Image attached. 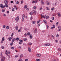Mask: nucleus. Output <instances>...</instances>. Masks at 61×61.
Segmentation results:
<instances>
[{
  "label": "nucleus",
  "instance_id": "obj_1",
  "mask_svg": "<svg viewBox=\"0 0 61 61\" xmlns=\"http://www.w3.org/2000/svg\"><path fill=\"white\" fill-rule=\"evenodd\" d=\"M24 19H25V15L23 14L22 17V21H24Z\"/></svg>",
  "mask_w": 61,
  "mask_h": 61
},
{
  "label": "nucleus",
  "instance_id": "obj_2",
  "mask_svg": "<svg viewBox=\"0 0 61 61\" xmlns=\"http://www.w3.org/2000/svg\"><path fill=\"white\" fill-rule=\"evenodd\" d=\"M10 52H8V51L7 50L6 51L5 54L6 55H7L8 54H10Z\"/></svg>",
  "mask_w": 61,
  "mask_h": 61
},
{
  "label": "nucleus",
  "instance_id": "obj_3",
  "mask_svg": "<svg viewBox=\"0 0 61 61\" xmlns=\"http://www.w3.org/2000/svg\"><path fill=\"white\" fill-rule=\"evenodd\" d=\"M14 8L16 10H17L18 9V8L17 7H16V5H15L14 6Z\"/></svg>",
  "mask_w": 61,
  "mask_h": 61
},
{
  "label": "nucleus",
  "instance_id": "obj_4",
  "mask_svg": "<svg viewBox=\"0 0 61 61\" xmlns=\"http://www.w3.org/2000/svg\"><path fill=\"white\" fill-rule=\"evenodd\" d=\"M13 38V37H9V38H8V39L9 40V41H11V40L12 39V38Z\"/></svg>",
  "mask_w": 61,
  "mask_h": 61
},
{
  "label": "nucleus",
  "instance_id": "obj_5",
  "mask_svg": "<svg viewBox=\"0 0 61 61\" xmlns=\"http://www.w3.org/2000/svg\"><path fill=\"white\" fill-rule=\"evenodd\" d=\"M4 3L5 4H8V0H6L4 1Z\"/></svg>",
  "mask_w": 61,
  "mask_h": 61
},
{
  "label": "nucleus",
  "instance_id": "obj_6",
  "mask_svg": "<svg viewBox=\"0 0 61 61\" xmlns=\"http://www.w3.org/2000/svg\"><path fill=\"white\" fill-rule=\"evenodd\" d=\"M28 51L29 52H30L31 51V48L30 47H28Z\"/></svg>",
  "mask_w": 61,
  "mask_h": 61
},
{
  "label": "nucleus",
  "instance_id": "obj_7",
  "mask_svg": "<svg viewBox=\"0 0 61 61\" xmlns=\"http://www.w3.org/2000/svg\"><path fill=\"white\" fill-rule=\"evenodd\" d=\"M19 16H18L15 19V20H19Z\"/></svg>",
  "mask_w": 61,
  "mask_h": 61
},
{
  "label": "nucleus",
  "instance_id": "obj_8",
  "mask_svg": "<svg viewBox=\"0 0 61 61\" xmlns=\"http://www.w3.org/2000/svg\"><path fill=\"white\" fill-rule=\"evenodd\" d=\"M12 40H13L12 41V43H14V41H15V40H16V39L14 38Z\"/></svg>",
  "mask_w": 61,
  "mask_h": 61
},
{
  "label": "nucleus",
  "instance_id": "obj_9",
  "mask_svg": "<svg viewBox=\"0 0 61 61\" xmlns=\"http://www.w3.org/2000/svg\"><path fill=\"white\" fill-rule=\"evenodd\" d=\"M43 21L44 23H45V24H47V22H46V20H44Z\"/></svg>",
  "mask_w": 61,
  "mask_h": 61
},
{
  "label": "nucleus",
  "instance_id": "obj_10",
  "mask_svg": "<svg viewBox=\"0 0 61 61\" xmlns=\"http://www.w3.org/2000/svg\"><path fill=\"white\" fill-rule=\"evenodd\" d=\"M33 37V36L31 34H30V39H32Z\"/></svg>",
  "mask_w": 61,
  "mask_h": 61
},
{
  "label": "nucleus",
  "instance_id": "obj_11",
  "mask_svg": "<svg viewBox=\"0 0 61 61\" xmlns=\"http://www.w3.org/2000/svg\"><path fill=\"white\" fill-rule=\"evenodd\" d=\"M17 27H18V26L17 25H16V27H15V29L16 30H18V28Z\"/></svg>",
  "mask_w": 61,
  "mask_h": 61
},
{
  "label": "nucleus",
  "instance_id": "obj_12",
  "mask_svg": "<svg viewBox=\"0 0 61 61\" xmlns=\"http://www.w3.org/2000/svg\"><path fill=\"white\" fill-rule=\"evenodd\" d=\"M46 3L47 4V5H50V3L48 1H46Z\"/></svg>",
  "mask_w": 61,
  "mask_h": 61
},
{
  "label": "nucleus",
  "instance_id": "obj_13",
  "mask_svg": "<svg viewBox=\"0 0 61 61\" xmlns=\"http://www.w3.org/2000/svg\"><path fill=\"white\" fill-rule=\"evenodd\" d=\"M36 56L38 57H40L41 56V55L40 54H37L36 55Z\"/></svg>",
  "mask_w": 61,
  "mask_h": 61
},
{
  "label": "nucleus",
  "instance_id": "obj_14",
  "mask_svg": "<svg viewBox=\"0 0 61 61\" xmlns=\"http://www.w3.org/2000/svg\"><path fill=\"white\" fill-rule=\"evenodd\" d=\"M41 4H42V5H44V2H43V0H41Z\"/></svg>",
  "mask_w": 61,
  "mask_h": 61
},
{
  "label": "nucleus",
  "instance_id": "obj_15",
  "mask_svg": "<svg viewBox=\"0 0 61 61\" xmlns=\"http://www.w3.org/2000/svg\"><path fill=\"white\" fill-rule=\"evenodd\" d=\"M33 14L34 12H31L30 13V15H33Z\"/></svg>",
  "mask_w": 61,
  "mask_h": 61
},
{
  "label": "nucleus",
  "instance_id": "obj_16",
  "mask_svg": "<svg viewBox=\"0 0 61 61\" xmlns=\"http://www.w3.org/2000/svg\"><path fill=\"white\" fill-rule=\"evenodd\" d=\"M23 54H21L20 55V58H22V57H23Z\"/></svg>",
  "mask_w": 61,
  "mask_h": 61
},
{
  "label": "nucleus",
  "instance_id": "obj_17",
  "mask_svg": "<svg viewBox=\"0 0 61 61\" xmlns=\"http://www.w3.org/2000/svg\"><path fill=\"white\" fill-rule=\"evenodd\" d=\"M32 3H37V2L36 1H35L34 0H33L32 1Z\"/></svg>",
  "mask_w": 61,
  "mask_h": 61
},
{
  "label": "nucleus",
  "instance_id": "obj_18",
  "mask_svg": "<svg viewBox=\"0 0 61 61\" xmlns=\"http://www.w3.org/2000/svg\"><path fill=\"white\" fill-rule=\"evenodd\" d=\"M44 46H50V44H45L44 45Z\"/></svg>",
  "mask_w": 61,
  "mask_h": 61
},
{
  "label": "nucleus",
  "instance_id": "obj_19",
  "mask_svg": "<svg viewBox=\"0 0 61 61\" xmlns=\"http://www.w3.org/2000/svg\"><path fill=\"white\" fill-rule=\"evenodd\" d=\"M57 15L59 16H61V15H60V13H57Z\"/></svg>",
  "mask_w": 61,
  "mask_h": 61
},
{
  "label": "nucleus",
  "instance_id": "obj_20",
  "mask_svg": "<svg viewBox=\"0 0 61 61\" xmlns=\"http://www.w3.org/2000/svg\"><path fill=\"white\" fill-rule=\"evenodd\" d=\"M2 40L3 41H4L5 40V38L4 37H3L2 38Z\"/></svg>",
  "mask_w": 61,
  "mask_h": 61
},
{
  "label": "nucleus",
  "instance_id": "obj_21",
  "mask_svg": "<svg viewBox=\"0 0 61 61\" xmlns=\"http://www.w3.org/2000/svg\"><path fill=\"white\" fill-rule=\"evenodd\" d=\"M3 4H1L0 5V7H1V8L3 7Z\"/></svg>",
  "mask_w": 61,
  "mask_h": 61
},
{
  "label": "nucleus",
  "instance_id": "obj_22",
  "mask_svg": "<svg viewBox=\"0 0 61 61\" xmlns=\"http://www.w3.org/2000/svg\"><path fill=\"white\" fill-rule=\"evenodd\" d=\"M41 18H44V15H41Z\"/></svg>",
  "mask_w": 61,
  "mask_h": 61
},
{
  "label": "nucleus",
  "instance_id": "obj_23",
  "mask_svg": "<svg viewBox=\"0 0 61 61\" xmlns=\"http://www.w3.org/2000/svg\"><path fill=\"white\" fill-rule=\"evenodd\" d=\"M46 8L47 10H50V9H49V8L48 7H46Z\"/></svg>",
  "mask_w": 61,
  "mask_h": 61
},
{
  "label": "nucleus",
  "instance_id": "obj_24",
  "mask_svg": "<svg viewBox=\"0 0 61 61\" xmlns=\"http://www.w3.org/2000/svg\"><path fill=\"white\" fill-rule=\"evenodd\" d=\"M5 7H7L8 6V5L6 4H5Z\"/></svg>",
  "mask_w": 61,
  "mask_h": 61
},
{
  "label": "nucleus",
  "instance_id": "obj_25",
  "mask_svg": "<svg viewBox=\"0 0 61 61\" xmlns=\"http://www.w3.org/2000/svg\"><path fill=\"white\" fill-rule=\"evenodd\" d=\"M16 40H17V41H18V40H19V38H16Z\"/></svg>",
  "mask_w": 61,
  "mask_h": 61
},
{
  "label": "nucleus",
  "instance_id": "obj_26",
  "mask_svg": "<svg viewBox=\"0 0 61 61\" xmlns=\"http://www.w3.org/2000/svg\"><path fill=\"white\" fill-rule=\"evenodd\" d=\"M54 9H55V8L54 7L52 8L51 9V10H52V11H53V10H54Z\"/></svg>",
  "mask_w": 61,
  "mask_h": 61
},
{
  "label": "nucleus",
  "instance_id": "obj_27",
  "mask_svg": "<svg viewBox=\"0 0 61 61\" xmlns=\"http://www.w3.org/2000/svg\"><path fill=\"white\" fill-rule=\"evenodd\" d=\"M1 48H2V49H4V48H5V47H4V46H1Z\"/></svg>",
  "mask_w": 61,
  "mask_h": 61
},
{
  "label": "nucleus",
  "instance_id": "obj_28",
  "mask_svg": "<svg viewBox=\"0 0 61 61\" xmlns=\"http://www.w3.org/2000/svg\"><path fill=\"white\" fill-rule=\"evenodd\" d=\"M33 11L34 12V13H35V14H36V10H34Z\"/></svg>",
  "mask_w": 61,
  "mask_h": 61
},
{
  "label": "nucleus",
  "instance_id": "obj_29",
  "mask_svg": "<svg viewBox=\"0 0 61 61\" xmlns=\"http://www.w3.org/2000/svg\"><path fill=\"white\" fill-rule=\"evenodd\" d=\"M32 19H33V18L32 17V16H31L30 17V20H32Z\"/></svg>",
  "mask_w": 61,
  "mask_h": 61
},
{
  "label": "nucleus",
  "instance_id": "obj_30",
  "mask_svg": "<svg viewBox=\"0 0 61 61\" xmlns=\"http://www.w3.org/2000/svg\"><path fill=\"white\" fill-rule=\"evenodd\" d=\"M29 45L31 46L32 45V43H29Z\"/></svg>",
  "mask_w": 61,
  "mask_h": 61
},
{
  "label": "nucleus",
  "instance_id": "obj_31",
  "mask_svg": "<svg viewBox=\"0 0 61 61\" xmlns=\"http://www.w3.org/2000/svg\"><path fill=\"white\" fill-rule=\"evenodd\" d=\"M24 7L26 9V8H27V5H25L24 6Z\"/></svg>",
  "mask_w": 61,
  "mask_h": 61
},
{
  "label": "nucleus",
  "instance_id": "obj_32",
  "mask_svg": "<svg viewBox=\"0 0 61 61\" xmlns=\"http://www.w3.org/2000/svg\"><path fill=\"white\" fill-rule=\"evenodd\" d=\"M24 36L25 37H26V36H27V34H26V33H25L24 34Z\"/></svg>",
  "mask_w": 61,
  "mask_h": 61
},
{
  "label": "nucleus",
  "instance_id": "obj_33",
  "mask_svg": "<svg viewBox=\"0 0 61 61\" xmlns=\"http://www.w3.org/2000/svg\"><path fill=\"white\" fill-rule=\"evenodd\" d=\"M3 28H5V25H4L3 26Z\"/></svg>",
  "mask_w": 61,
  "mask_h": 61
},
{
  "label": "nucleus",
  "instance_id": "obj_34",
  "mask_svg": "<svg viewBox=\"0 0 61 61\" xmlns=\"http://www.w3.org/2000/svg\"><path fill=\"white\" fill-rule=\"evenodd\" d=\"M14 36V32H13L11 35V36Z\"/></svg>",
  "mask_w": 61,
  "mask_h": 61
},
{
  "label": "nucleus",
  "instance_id": "obj_35",
  "mask_svg": "<svg viewBox=\"0 0 61 61\" xmlns=\"http://www.w3.org/2000/svg\"><path fill=\"white\" fill-rule=\"evenodd\" d=\"M35 21H32V24H35Z\"/></svg>",
  "mask_w": 61,
  "mask_h": 61
},
{
  "label": "nucleus",
  "instance_id": "obj_36",
  "mask_svg": "<svg viewBox=\"0 0 61 61\" xmlns=\"http://www.w3.org/2000/svg\"><path fill=\"white\" fill-rule=\"evenodd\" d=\"M19 41H20V42H23V40H19Z\"/></svg>",
  "mask_w": 61,
  "mask_h": 61
},
{
  "label": "nucleus",
  "instance_id": "obj_37",
  "mask_svg": "<svg viewBox=\"0 0 61 61\" xmlns=\"http://www.w3.org/2000/svg\"><path fill=\"white\" fill-rule=\"evenodd\" d=\"M24 41H26L27 40V39L26 38H25L24 39Z\"/></svg>",
  "mask_w": 61,
  "mask_h": 61
},
{
  "label": "nucleus",
  "instance_id": "obj_38",
  "mask_svg": "<svg viewBox=\"0 0 61 61\" xmlns=\"http://www.w3.org/2000/svg\"><path fill=\"white\" fill-rule=\"evenodd\" d=\"M40 20H39L37 22V24H38L40 22Z\"/></svg>",
  "mask_w": 61,
  "mask_h": 61
},
{
  "label": "nucleus",
  "instance_id": "obj_39",
  "mask_svg": "<svg viewBox=\"0 0 61 61\" xmlns=\"http://www.w3.org/2000/svg\"><path fill=\"white\" fill-rule=\"evenodd\" d=\"M22 61V59H20L19 60H18V61Z\"/></svg>",
  "mask_w": 61,
  "mask_h": 61
},
{
  "label": "nucleus",
  "instance_id": "obj_40",
  "mask_svg": "<svg viewBox=\"0 0 61 61\" xmlns=\"http://www.w3.org/2000/svg\"><path fill=\"white\" fill-rule=\"evenodd\" d=\"M52 26L53 28H55V25H53Z\"/></svg>",
  "mask_w": 61,
  "mask_h": 61
},
{
  "label": "nucleus",
  "instance_id": "obj_41",
  "mask_svg": "<svg viewBox=\"0 0 61 61\" xmlns=\"http://www.w3.org/2000/svg\"><path fill=\"white\" fill-rule=\"evenodd\" d=\"M36 31H37L36 29L35 30V32H34V33H36Z\"/></svg>",
  "mask_w": 61,
  "mask_h": 61
},
{
  "label": "nucleus",
  "instance_id": "obj_42",
  "mask_svg": "<svg viewBox=\"0 0 61 61\" xmlns=\"http://www.w3.org/2000/svg\"><path fill=\"white\" fill-rule=\"evenodd\" d=\"M24 29L26 31H27V29L25 27L24 28Z\"/></svg>",
  "mask_w": 61,
  "mask_h": 61
},
{
  "label": "nucleus",
  "instance_id": "obj_43",
  "mask_svg": "<svg viewBox=\"0 0 61 61\" xmlns=\"http://www.w3.org/2000/svg\"><path fill=\"white\" fill-rule=\"evenodd\" d=\"M27 35H30V33L29 32H28L27 34Z\"/></svg>",
  "mask_w": 61,
  "mask_h": 61
},
{
  "label": "nucleus",
  "instance_id": "obj_44",
  "mask_svg": "<svg viewBox=\"0 0 61 61\" xmlns=\"http://www.w3.org/2000/svg\"><path fill=\"white\" fill-rule=\"evenodd\" d=\"M51 18H52V20H54V17H52Z\"/></svg>",
  "mask_w": 61,
  "mask_h": 61
},
{
  "label": "nucleus",
  "instance_id": "obj_45",
  "mask_svg": "<svg viewBox=\"0 0 61 61\" xmlns=\"http://www.w3.org/2000/svg\"><path fill=\"white\" fill-rule=\"evenodd\" d=\"M36 61H40V59H36Z\"/></svg>",
  "mask_w": 61,
  "mask_h": 61
},
{
  "label": "nucleus",
  "instance_id": "obj_46",
  "mask_svg": "<svg viewBox=\"0 0 61 61\" xmlns=\"http://www.w3.org/2000/svg\"><path fill=\"white\" fill-rule=\"evenodd\" d=\"M13 43L12 42V43L10 44V45L11 46H12V45H13Z\"/></svg>",
  "mask_w": 61,
  "mask_h": 61
},
{
  "label": "nucleus",
  "instance_id": "obj_47",
  "mask_svg": "<svg viewBox=\"0 0 61 61\" xmlns=\"http://www.w3.org/2000/svg\"><path fill=\"white\" fill-rule=\"evenodd\" d=\"M6 28H7V29H9V26H7L6 27Z\"/></svg>",
  "mask_w": 61,
  "mask_h": 61
},
{
  "label": "nucleus",
  "instance_id": "obj_48",
  "mask_svg": "<svg viewBox=\"0 0 61 61\" xmlns=\"http://www.w3.org/2000/svg\"><path fill=\"white\" fill-rule=\"evenodd\" d=\"M22 42H19V44H22Z\"/></svg>",
  "mask_w": 61,
  "mask_h": 61
},
{
  "label": "nucleus",
  "instance_id": "obj_49",
  "mask_svg": "<svg viewBox=\"0 0 61 61\" xmlns=\"http://www.w3.org/2000/svg\"><path fill=\"white\" fill-rule=\"evenodd\" d=\"M11 49H14V47H11Z\"/></svg>",
  "mask_w": 61,
  "mask_h": 61
},
{
  "label": "nucleus",
  "instance_id": "obj_50",
  "mask_svg": "<svg viewBox=\"0 0 61 61\" xmlns=\"http://www.w3.org/2000/svg\"><path fill=\"white\" fill-rule=\"evenodd\" d=\"M21 30L20 29H19V30H18V31L19 32H21Z\"/></svg>",
  "mask_w": 61,
  "mask_h": 61
},
{
  "label": "nucleus",
  "instance_id": "obj_51",
  "mask_svg": "<svg viewBox=\"0 0 61 61\" xmlns=\"http://www.w3.org/2000/svg\"><path fill=\"white\" fill-rule=\"evenodd\" d=\"M56 36L57 37H58L59 36V35L58 34H57L56 35Z\"/></svg>",
  "mask_w": 61,
  "mask_h": 61
},
{
  "label": "nucleus",
  "instance_id": "obj_52",
  "mask_svg": "<svg viewBox=\"0 0 61 61\" xmlns=\"http://www.w3.org/2000/svg\"><path fill=\"white\" fill-rule=\"evenodd\" d=\"M55 42L56 43H58V41L57 40H55Z\"/></svg>",
  "mask_w": 61,
  "mask_h": 61
},
{
  "label": "nucleus",
  "instance_id": "obj_53",
  "mask_svg": "<svg viewBox=\"0 0 61 61\" xmlns=\"http://www.w3.org/2000/svg\"><path fill=\"white\" fill-rule=\"evenodd\" d=\"M28 61V59H26L25 60V61Z\"/></svg>",
  "mask_w": 61,
  "mask_h": 61
},
{
  "label": "nucleus",
  "instance_id": "obj_54",
  "mask_svg": "<svg viewBox=\"0 0 61 61\" xmlns=\"http://www.w3.org/2000/svg\"><path fill=\"white\" fill-rule=\"evenodd\" d=\"M48 18H49V16H48L46 17V19H48Z\"/></svg>",
  "mask_w": 61,
  "mask_h": 61
},
{
  "label": "nucleus",
  "instance_id": "obj_55",
  "mask_svg": "<svg viewBox=\"0 0 61 61\" xmlns=\"http://www.w3.org/2000/svg\"><path fill=\"white\" fill-rule=\"evenodd\" d=\"M23 3V0H22L21 2V4H22Z\"/></svg>",
  "mask_w": 61,
  "mask_h": 61
},
{
  "label": "nucleus",
  "instance_id": "obj_56",
  "mask_svg": "<svg viewBox=\"0 0 61 61\" xmlns=\"http://www.w3.org/2000/svg\"><path fill=\"white\" fill-rule=\"evenodd\" d=\"M12 11H15V9H12Z\"/></svg>",
  "mask_w": 61,
  "mask_h": 61
},
{
  "label": "nucleus",
  "instance_id": "obj_57",
  "mask_svg": "<svg viewBox=\"0 0 61 61\" xmlns=\"http://www.w3.org/2000/svg\"><path fill=\"white\" fill-rule=\"evenodd\" d=\"M2 8H4V7H5V6H2Z\"/></svg>",
  "mask_w": 61,
  "mask_h": 61
},
{
  "label": "nucleus",
  "instance_id": "obj_58",
  "mask_svg": "<svg viewBox=\"0 0 61 61\" xmlns=\"http://www.w3.org/2000/svg\"><path fill=\"white\" fill-rule=\"evenodd\" d=\"M16 4H19V1H17L16 2Z\"/></svg>",
  "mask_w": 61,
  "mask_h": 61
},
{
  "label": "nucleus",
  "instance_id": "obj_59",
  "mask_svg": "<svg viewBox=\"0 0 61 61\" xmlns=\"http://www.w3.org/2000/svg\"><path fill=\"white\" fill-rule=\"evenodd\" d=\"M1 60L2 61H4V60L3 58L1 59Z\"/></svg>",
  "mask_w": 61,
  "mask_h": 61
},
{
  "label": "nucleus",
  "instance_id": "obj_60",
  "mask_svg": "<svg viewBox=\"0 0 61 61\" xmlns=\"http://www.w3.org/2000/svg\"><path fill=\"white\" fill-rule=\"evenodd\" d=\"M36 6H34L33 7L34 9H36Z\"/></svg>",
  "mask_w": 61,
  "mask_h": 61
},
{
  "label": "nucleus",
  "instance_id": "obj_61",
  "mask_svg": "<svg viewBox=\"0 0 61 61\" xmlns=\"http://www.w3.org/2000/svg\"><path fill=\"white\" fill-rule=\"evenodd\" d=\"M46 16L45 15L44 16V18H46Z\"/></svg>",
  "mask_w": 61,
  "mask_h": 61
},
{
  "label": "nucleus",
  "instance_id": "obj_62",
  "mask_svg": "<svg viewBox=\"0 0 61 61\" xmlns=\"http://www.w3.org/2000/svg\"><path fill=\"white\" fill-rule=\"evenodd\" d=\"M47 29L48 28V27H49V26L48 25H47Z\"/></svg>",
  "mask_w": 61,
  "mask_h": 61
},
{
  "label": "nucleus",
  "instance_id": "obj_63",
  "mask_svg": "<svg viewBox=\"0 0 61 61\" xmlns=\"http://www.w3.org/2000/svg\"><path fill=\"white\" fill-rule=\"evenodd\" d=\"M58 50H59V51H60L61 52V49H58Z\"/></svg>",
  "mask_w": 61,
  "mask_h": 61
},
{
  "label": "nucleus",
  "instance_id": "obj_64",
  "mask_svg": "<svg viewBox=\"0 0 61 61\" xmlns=\"http://www.w3.org/2000/svg\"><path fill=\"white\" fill-rule=\"evenodd\" d=\"M18 57V56L17 55H16L15 56V57Z\"/></svg>",
  "mask_w": 61,
  "mask_h": 61
}]
</instances>
